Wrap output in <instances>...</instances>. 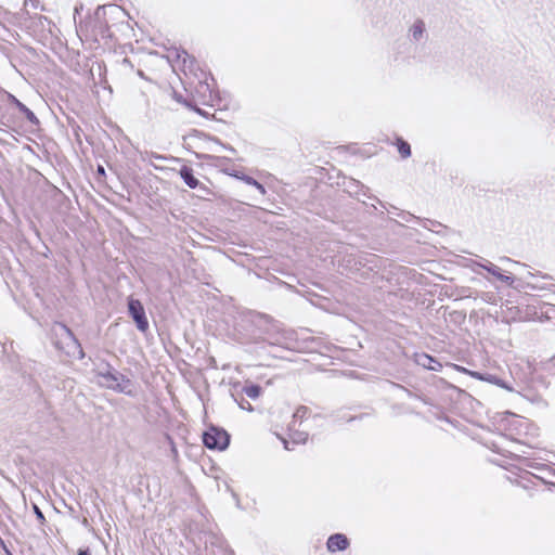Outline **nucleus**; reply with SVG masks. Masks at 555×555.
<instances>
[{"mask_svg": "<svg viewBox=\"0 0 555 555\" xmlns=\"http://www.w3.org/2000/svg\"><path fill=\"white\" fill-rule=\"evenodd\" d=\"M52 341L56 349L67 357L82 359L85 352L73 332L62 323H55L51 328Z\"/></svg>", "mask_w": 555, "mask_h": 555, "instance_id": "f257e3e1", "label": "nucleus"}, {"mask_svg": "<svg viewBox=\"0 0 555 555\" xmlns=\"http://www.w3.org/2000/svg\"><path fill=\"white\" fill-rule=\"evenodd\" d=\"M96 377L102 387L129 396L134 393L132 382L111 364H106L104 370H99Z\"/></svg>", "mask_w": 555, "mask_h": 555, "instance_id": "f03ea898", "label": "nucleus"}, {"mask_svg": "<svg viewBox=\"0 0 555 555\" xmlns=\"http://www.w3.org/2000/svg\"><path fill=\"white\" fill-rule=\"evenodd\" d=\"M203 441L205 447L211 450H224L229 446L230 436L229 434L220 428L210 427L203 435Z\"/></svg>", "mask_w": 555, "mask_h": 555, "instance_id": "7ed1b4c3", "label": "nucleus"}, {"mask_svg": "<svg viewBox=\"0 0 555 555\" xmlns=\"http://www.w3.org/2000/svg\"><path fill=\"white\" fill-rule=\"evenodd\" d=\"M129 314L132 317L137 324V327L141 332H145L149 328V321L145 315L144 308L140 300L130 298L128 301Z\"/></svg>", "mask_w": 555, "mask_h": 555, "instance_id": "20e7f679", "label": "nucleus"}, {"mask_svg": "<svg viewBox=\"0 0 555 555\" xmlns=\"http://www.w3.org/2000/svg\"><path fill=\"white\" fill-rule=\"evenodd\" d=\"M477 266L487 270L489 273L494 275L500 281L506 283L507 285H512L514 283V279L512 276L502 274L501 269L489 260H483V262L477 263Z\"/></svg>", "mask_w": 555, "mask_h": 555, "instance_id": "39448f33", "label": "nucleus"}, {"mask_svg": "<svg viewBox=\"0 0 555 555\" xmlns=\"http://www.w3.org/2000/svg\"><path fill=\"white\" fill-rule=\"evenodd\" d=\"M348 539L340 533L333 534L327 540V550L330 552L344 551L348 547Z\"/></svg>", "mask_w": 555, "mask_h": 555, "instance_id": "423d86ee", "label": "nucleus"}, {"mask_svg": "<svg viewBox=\"0 0 555 555\" xmlns=\"http://www.w3.org/2000/svg\"><path fill=\"white\" fill-rule=\"evenodd\" d=\"M9 99H10L11 103H13L20 109V112L25 115L27 120H29L34 125L39 124V120L36 117V115L34 114V112L30 111L26 105H24L20 100H17L12 94L9 95Z\"/></svg>", "mask_w": 555, "mask_h": 555, "instance_id": "0eeeda50", "label": "nucleus"}, {"mask_svg": "<svg viewBox=\"0 0 555 555\" xmlns=\"http://www.w3.org/2000/svg\"><path fill=\"white\" fill-rule=\"evenodd\" d=\"M415 361L418 365L431 371H438L441 367V364L437 360L426 353L416 354Z\"/></svg>", "mask_w": 555, "mask_h": 555, "instance_id": "6e6552de", "label": "nucleus"}, {"mask_svg": "<svg viewBox=\"0 0 555 555\" xmlns=\"http://www.w3.org/2000/svg\"><path fill=\"white\" fill-rule=\"evenodd\" d=\"M180 176L185 182V184L191 189H195L199 183L198 180L193 175V169L190 167H182L180 170Z\"/></svg>", "mask_w": 555, "mask_h": 555, "instance_id": "1a4fd4ad", "label": "nucleus"}, {"mask_svg": "<svg viewBox=\"0 0 555 555\" xmlns=\"http://www.w3.org/2000/svg\"><path fill=\"white\" fill-rule=\"evenodd\" d=\"M425 30V23L422 20L415 21L412 27L410 28V33L413 40L420 41L421 39H423Z\"/></svg>", "mask_w": 555, "mask_h": 555, "instance_id": "9d476101", "label": "nucleus"}, {"mask_svg": "<svg viewBox=\"0 0 555 555\" xmlns=\"http://www.w3.org/2000/svg\"><path fill=\"white\" fill-rule=\"evenodd\" d=\"M234 176L236 178L241 179L242 181H244L246 184L255 186L262 195L266 194L264 186L261 183H259L257 180H255L253 177H249L246 175H242V176L234 175Z\"/></svg>", "mask_w": 555, "mask_h": 555, "instance_id": "9b49d317", "label": "nucleus"}, {"mask_svg": "<svg viewBox=\"0 0 555 555\" xmlns=\"http://www.w3.org/2000/svg\"><path fill=\"white\" fill-rule=\"evenodd\" d=\"M470 374H472V376H474V377H476V378H478V379H485V380H488V382H490V383H493V384H495V385H498V386H500V387H502V388H505V389H507V390L512 391V388H511V387L506 386V385H505V383H504L503 380H501L500 378H498V377H495V376L489 375L488 377H483L481 374L476 373V372L470 373Z\"/></svg>", "mask_w": 555, "mask_h": 555, "instance_id": "f8f14e48", "label": "nucleus"}, {"mask_svg": "<svg viewBox=\"0 0 555 555\" xmlns=\"http://www.w3.org/2000/svg\"><path fill=\"white\" fill-rule=\"evenodd\" d=\"M261 387L258 385H246L243 392L250 399H257L261 395Z\"/></svg>", "mask_w": 555, "mask_h": 555, "instance_id": "ddd939ff", "label": "nucleus"}, {"mask_svg": "<svg viewBox=\"0 0 555 555\" xmlns=\"http://www.w3.org/2000/svg\"><path fill=\"white\" fill-rule=\"evenodd\" d=\"M398 151L403 158L411 155L410 144L403 140H398Z\"/></svg>", "mask_w": 555, "mask_h": 555, "instance_id": "4468645a", "label": "nucleus"}, {"mask_svg": "<svg viewBox=\"0 0 555 555\" xmlns=\"http://www.w3.org/2000/svg\"><path fill=\"white\" fill-rule=\"evenodd\" d=\"M307 414H308V408L299 406L293 415L294 423H296L298 420L301 421L302 418L306 417Z\"/></svg>", "mask_w": 555, "mask_h": 555, "instance_id": "2eb2a0df", "label": "nucleus"}, {"mask_svg": "<svg viewBox=\"0 0 555 555\" xmlns=\"http://www.w3.org/2000/svg\"><path fill=\"white\" fill-rule=\"evenodd\" d=\"M39 0H25L24 1V8L27 10L28 8H31L34 10H37L39 8Z\"/></svg>", "mask_w": 555, "mask_h": 555, "instance_id": "dca6fc26", "label": "nucleus"}, {"mask_svg": "<svg viewBox=\"0 0 555 555\" xmlns=\"http://www.w3.org/2000/svg\"><path fill=\"white\" fill-rule=\"evenodd\" d=\"M296 443H304L307 440V434H297L296 437L293 438Z\"/></svg>", "mask_w": 555, "mask_h": 555, "instance_id": "f3484780", "label": "nucleus"}, {"mask_svg": "<svg viewBox=\"0 0 555 555\" xmlns=\"http://www.w3.org/2000/svg\"><path fill=\"white\" fill-rule=\"evenodd\" d=\"M34 511H35V514H36L37 518L39 520L43 521L44 520V516H43L42 512L40 511V508L37 505L34 506Z\"/></svg>", "mask_w": 555, "mask_h": 555, "instance_id": "a211bd4d", "label": "nucleus"}, {"mask_svg": "<svg viewBox=\"0 0 555 555\" xmlns=\"http://www.w3.org/2000/svg\"><path fill=\"white\" fill-rule=\"evenodd\" d=\"M240 406H241L242 409L247 410V411H253V406L250 405V403H249L248 401L242 400V401L240 402Z\"/></svg>", "mask_w": 555, "mask_h": 555, "instance_id": "6ab92c4d", "label": "nucleus"}, {"mask_svg": "<svg viewBox=\"0 0 555 555\" xmlns=\"http://www.w3.org/2000/svg\"><path fill=\"white\" fill-rule=\"evenodd\" d=\"M96 171H98L99 176H104L105 175V170H104L103 166H99Z\"/></svg>", "mask_w": 555, "mask_h": 555, "instance_id": "aec40b11", "label": "nucleus"}, {"mask_svg": "<svg viewBox=\"0 0 555 555\" xmlns=\"http://www.w3.org/2000/svg\"><path fill=\"white\" fill-rule=\"evenodd\" d=\"M151 158H154V159H164V157H163V156L157 155V154H155V153H151Z\"/></svg>", "mask_w": 555, "mask_h": 555, "instance_id": "412c9836", "label": "nucleus"}, {"mask_svg": "<svg viewBox=\"0 0 555 555\" xmlns=\"http://www.w3.org/2000/svg\"><path fill=\"white\" fill-rule=\"evenodd\" d=\"M78 555H90L89 551L88 550H80L78 552Z\"/></svg>", "mask_w": 555, "mask_h": 555, "instance_id": "4be33fe9", "label": "nucleus"}, {"mask_svg": "<svg viewBox=\"0 0 555 555\" xmlns=\"http://www.w3.org/2000/svg\"><path fill=\"white\" fill-rule=\"evenodd\" d=\"M283 443H284V448H285L286 450H291V448H289V446H288V441H287V440L283 439Z\"/></svg>", "mask_w": 555, "mask_h": 555, "instance_id": "5701e85b", "label": "nucleus"}, {"mask_svg": "<svg viewBox=\"0 0 555 555\" xmlns=\"http://www.w3.org/2000/svg\"><path fill=\"white\" fill-rule=\"evenodd\" d=\"M551 365L555 369V356L551 359Z\"/></svg>", "mask_w": 555, "mask_h": 555, "instance_id": "b1692460", "label": "nucleus"}, {"mask_svg": "<svg viewBox=\"0 0 555 555\" xmlns=\"http://www.w3.org/2000/svg\"><path fill=\"white\" fill-rule=\"evenodd\" d=\"M502 260H504V261H508V262H511V261H512V259H511V258H507V257L502 258Z\"/></svg>", "mask_w": 555, "mask_h": 555, "instance_id": "393cba45", "label": "nucleus"}]
</instances>
